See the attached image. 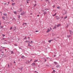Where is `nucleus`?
<instances>
[{"mask_svg":"<svg viewBox=\"0 0 73 73\" xmlns=\"http://www.w3.org/2000/svg\"><path fill=\"white\" fill-rule=\"evenodd\" d=\"M57 8H58V9H59V8H60V7H57Z\"/></svg>","mask_w":73,"mask_h":73,"instance_id":"c756f323","label":"nucleus"},{"mask_svg":"<svg viewBox=\"0 0 73 73\" xmlns=\"http://www.w3.org/2000/svg\"><path fill=\"white\" fill-rule=\"evenodd\" d=\"M37 16H38V17L39 16V15H37Z\"/></svg>","mask_w":73,"mask_h":73,"instance_id":"69168bd1","label":"nucleus"},{"mask_svg":"<svg viewBox=\"0 0 73 73\" xmlns=\"http://www.w3.org/2000/svg\"><path fill=\"white\" fill-rule=\"evenodd\" d=\"M45 11H47V10H48V9L47 8H46L45 9Z\"/></svg>","mask_w":73,"mask_h":73,"instance_id":"6ab92c4d","label":"nucleus"},{"mask_svg":"<svg viewBox=\"0 0 73 73\" xmlns=\"http://www.w3.org/2000/svg\"><path fill=\"white\" fill-rule=\"evenodd\" d=\"M46 66H49V65H46Z\"/></svg>","mask_w":73,"mask_h":73,"instance_id":"c03bdc74","label":"nucleus"},{"mask_svg":"<svg viewBox=\"0 0 73 73\" xmlns=\"http://www.w3.org/2000/svg\"><path fill=\"white\" fill-rule=\"evenodd\" d=\"M4 16H7V14L6 13H4L3 14Z\"/></svg>","mask_w":73,"mask_h":73,"instance_id":"6e6552de","label":"nucleus"},{"mask_svg":"<svg viewBox=\"0 0 73 73\" xmlns=\"http://www.w3.org/2000/svg\"><path fill=\"white\" fill-rule=\"evenodd\" d=\"M22 58H24V56H21Z\"/></svg>","mask_w":73,"mask_h":73,"instance_id":"a211bd4d","label":"nucleus"},{"mask_svg":"<svg viewBox=\"0 0 73 73\" xmlns=\"http://www.w3.org/2000/svg\"><path fill=\"white\" fill-rule=\"evenodd\" d=\"M48 42H50H50H51V40H49Z\"/></svg>","mask_w":73,"mask_h":73,"instance_id":"cd10ccee","label":"nucleus"},{"mask_svg":"<svg viewBox=\"0 0 73 73\" xmlns=\"http://www.w3.org/2000/svg\"><path fill=\"white\" fill-rule=\"evenodd\" d=\"M28 38H29H29H30V37H28Z\"/></svg>","mask_w":73,"mask_h":73,"instance_id":"6e6d98bb","label":"nucleus"},{"mask_svg":"<svg viewBox=\"0 0 73 73\" xmlns=\"http://www.w3.org/2000/svg\"><path fill=\"white\" fill-rule=\"evenodd\" d=\"M68 17L67 16H66L65 17H64V19H67Z\"/></svg>","mask_w":73,"mask_h":73,"instance_id":"bb28decb","label":"nucleus"},{"mask_svg":"<svg viewBox=\"0 0 73 73\" xmlns=\"http://www.w3.org/2000/svg\"><path fill=\"white\" fill-rule=\"evenodd\" d=\"M26 64H28V62H26Z\"/></svg>","mask_w":73,"mask_h":73,"instance_id":"4d7b16f0","label":"nucleus"},{"mask_svg":"<svg viewBox=\"0 0 73 73\" xmlns=\"http://www.w3.org/2000/svg\"><path fill=\"white\" fill-rule=\"evenodd\" d=\"M14 64H16V62H15V61H14Z\"/></svg>","mask_w":73,"mask_h":73,"instance_id":"8fccbe9b","label":"nucleus"},{"mask_svg":"<svg viewBox=\"0 0 73 73\" xmlns=\"http://www.w3.org/2000/svg\"><path fill=\"white\" fill-rule=\"evenodd\" d=\"M56 55H54V57H56Z\"/></svg>","mask_w":73,"mask_h":73,"instance_id":"864d4df0","label":"nucleus"},{"mask_svg":"<svg viewBox=\"0 0 73 73\" xmlns=\"http://www.w3.org/2000/svg\"><path fill=\"white\" fill-rule=\"evenodd\" d=\"M27 4H29V2H27Z\"/></svg>","mask_w":73,"mask_h":73,"instance_id":"5fc2aeb1","label":"nucleus"},{"mask_svg":"<svg viewBox=\"0 0 73 73\" xmlns=\"http://www.w3.org/2000/svg\"><path fill=\"white\" fill-rule=\"evenodd\" d=\"M53 8H54V7H55V5H54L53 6Z\"/></svg>","mask_w":73,"mask_h":73,"instance_id":"473e14b6","label":"nucleus"},{"mask_svg":"<svg viewBox=\"0 0 73 73\" xmlns=\"http://www.w3.org/2000/svg\"><path fill=\"white\" fill-rule=\"evenodd\" d=\"M52 69L53 70L54 69V68H52Z\"/></svg>","mask_w":73,"mask_h":73,"instance_id":"052dcab7","label":"nucleus"},{"mask_svg":"<svg viewBox=\"0 0 73 73\" xmlns=\"http://www.w3.org/2000/svg\"><path fill=\"white\" fill-rule=\"evenodd\" d=\"M53 72H54V73H55V72H56V71L54 70H53Z\"/></svg>","mask_w":73,"mask_h":73,"instance_id":"c85d7f7f","label":"nucleus"},{"mask_svg":"<svg viewBox=\"0 0 73 73\" xmlns=\"http://www.w3.org/2000/svg\"><path fill=\"white\" fill-rule=\"evenodd\" d=\"M4 5H7V3H4Z\"/></svg>","mask_w":73,"mask_h":73,"instance_id":"a18cd8bd","label":"nucleus"},{"mask_svg":"<svg viewBox=\"0 0 73 73\" xmlns=\"http://www.w3.org/2000/svg\"><path fill=\"white\" fill-rule=\"evenodd\" d=\"M3 36V37H4V36H5V35H2Z\"/></svg>","mask_w":73,"mask_h":73,"instance_id":"7c9ffc66","label":"nucleus"},{"mask_svg":"<svg viewBox=\"0 0 73 73\" xmlns=\"http://www.w3.org/2000/svg\"><path fill=\"white\" fill-rule=\"evenodd\" d=\"M56 20H59V19H60V17H58V16H56Z\"/></svg>","mask_w":73,"mask_h":73,"instance_id":"f03ea898","label":"nucleus"},{"mask_svg":"<svg viewBox=\"0 0 73 73\" xmlns=\"http://www.w3.org/2000/svg\"><path fill=\"white\" fill-rule=\"evenodd\" d=\"M49 32H50V30L49 29H48V30L46 32V33H48Z\"/></svg>","mask_w":73,"mask_h":73,"instance_id":"7ed1b4c3","label":"nucleus"},{"mask_svg":"<svg viewBox=\"0 0 73 73\" xmlns=\"http://www.w3.org/2000/svg\"><path fill=\"white\" fill-rule=\"evenodd\" d=\"M15 46H17V44H15Z\"/></svg>","mask_w":73,"mask_h":73,"instance_id":"37998d69","label":"nucleus"},{"mask_svg":"<svg viewBox=\"0 0 73 73\" xmlns=\"http://www.w3.org/2000/svg\"><path fill=\"white\" fill-rule=\"evenodd\" d=\"M70 33L71 34H73V32H72L71 30H70Z\"/></svg>","mask_w":73,"mask_h":73,"instance_id":"1a4fd4ad","label":"nucleus"},{"mask_svg":"<svg viewBox=\"0 0 73 73\" xmlns=\"http://www.w3.org/2000/svg\"><path fill=\"white\" fill-rule=\"evenodd\" d=\"M20 18V16H19L18 18Z\"/></svg>","mask_w":73,"mask_h":73,"instance_id":"de8ad7c7","label":"nucleus"},{"mask_svg":"<svg viewBox=\"0 0 73 73\" xmlns=\"http://www.w3.org/2000/svg\"><path fill=\"white\" fill-rule=\"evenodd\" d=\"M50 30H52V28H51V27L50 28Z\"/></svg>","mask_w":73,"mask_h":73,"instance_id":"603ef678","label":"nucleus"},{"mask_svg":"<svg viewBox=\"0 0 73 73\" xmlns=\"http://www.w3.org/2000/svg\"><path fill=\"white\" fill-rule=\"evenodd\" d=\"M33 14H32V13H30V15H32Z\"/></svg>","mask_w":73,"mask_h":73,"instance_id":"58836bf2","label":"nucleus"},{"mask_svg":"<svg viewBox=\"0 0 73 73\" xmlns=\"http://www.w3.org/2000/svg\"><path fill=\"white\" fill-rule=\"evenodd\" d=\"M12 27H12L11 28H10V30H11V29H12Z\"/></svg>","mask_w":73,"mask_h":73,"instance_id":"5701e85b","label":"nucleus"},{"mask_svg":"<svg viewBox=\"0 0 73 73\" xmlns=\"http://www.w3.org/2000/svg\"><path fill=\"white\" fill-rule=\"evenodd\" d=\"M28 46H30V44H29L28 43Z\"/></svg>","mask_w":73,"mask_h":73,"instance_id":"4c0bfd02","label":"nucleus"},{"mask_svg":"<svg viewBox=\"0 0 73 73\" xmlns=\"http://www.w3.org/2000/svg\"><path fill=\"white\" fill-rule=\"evenodd\" d=\"M20 70H21V71H23V67L19 68Z\"/></svg>","mask_w":73,"mask_h":73,"instance_id":"4468645a","label":"nucleus"},{"mask_svg":"<svg viewBox=\"0 0 73 73\" xmlns=\"http://www.w3.org/2000/svg\"><path fill=\"white\" fill-rule=\"evenodd\" d=\"M9 2H8V4H9Z\"/></svg>","mask_w":73,"mask_h":73,"instance_id":"e2e57ef3","label":"nucleus"},{"mask_svg":"<svg viewBox=\"0 0 73 73\" xmlns=\"http://www.w3.org/2000/svg\"><path fill=\"white\" fill-rule=\"evenodd\" d=\"M56 68H59V65H58L56 66Z\"/></svg>","mask_w":73,"mask_h":73,"instance_id":"412c9836","label":"nucleus"},{"mask_svg":"<svg viewBox=\"0 0 73 73\" xmlns=\"http://www.w3.org/2000/svg\"><path fill=\"white\" fill-rule=\"evenodd\" d=\"M36 72H36H37V71H35V72Z\"/></svg>","mask_w":73,"mask_h":73,"instance_id":"13d9d810","label":"nucleus"},{"mask_svg":"<svg viewBox=\"0 0 73 73\" xmlns=\"http://www.w3.org/2000/svg\"><path fill=\"white\" fill-rule=\"evenodd\" d=\"M2 19H4V20H5V17H2Z\"/></svg>","mask_w":73,"mask_h":73,"instance_id":"2eb2a0df","label":"nucleus"},{"mask_svg":"<svg viewBox=\"0 0 73 73\" xmlns=\"http://www.w3.org/2000/svg\"><path fill=\"white\" fill-rule=\"evenodd\" d=\"M2 40H5L4 38H3Z\"/></svg>","mask_w":73,"mask_h":73,"instance_id":"c9c22d12","label":"nucleus"},{"mask_svg":"<svg viewBox=\"0 0 73 73\" xmlns=\"http://www.w3.org/2000/svg\"><path fill=\"white\" fill-rule=\"evenodd\" d=\"M22 11H23V9H22L21 8H20L19 12H22Z\"/></svg>","mask_w":73,"mask_h":73,"instance_id":"20e7f679","label":"nucleus"},{"mask_svg":"<svg viewBox=\"0 0 73 73\" xmlns=\"http://www.w3.org/2000/svg\"><path fill=\"white\" fill-rule=\"evenodd\" d=\"M29 42L30 43V44H32V42H33V41H31V42H30V41H29Z\"/></svg>","mask_w":73,"mask_h":73,"instance_id":"9b49d317","label":"nucleus"},{"mask_svg":"<svg viewBox=\"0 0 73 73\" xmlns=\"http://www.w3.org/2000/svg\"><path fill=\"white\" fill-rule=\"evenodd\" d=\"M36 5V4H35V5H34V7H35V6Z\"/></svg>","mask_w":73,"mask_h":73,"instance_id":"3c124183","label":"nucleus"},{"mask_svg":"<svg viewBox=\"0 0 73 73\" xmlns=\"http://www.w3.org/2000/svg\"><path fill=\"white\" fill-rule=\"evenodd\" d=\"M16 4H15V3H12V5H13V6H14L13 5H15Z\"/></svg>","mask_w":73,"mask_h":73,"instance_id":"b1692460","label":"nucleus"},{"mask_svg":"<svg viewBox=\"0 0 73 73\" xmlns=\"http://www.w3.org/2000/svg\"><path fill=\"white\" fill-rule=\"evenodd\" d=\"M0 12V13H1V14H2V12Z\"/></svg>","mask_w":73,"mask_h":73,"instance_id":"0e129e2a","label":"nucleus"},{"mask_svg":"<svg viewBox=\"0 0 73 73\" xmlns=\"http://www.w3.org/2000/svg\"><path fill=\"white\" fill-rule=\"evenodd\" d=\"M14 14H15V15H16V14H17V12H16V11H14Z\"/></svg>","mask_w":73,"mask_h":73,"instance_id":"dca6fc26","label":"nucleus"},{"mask_svg":"<svg viewBox=\"0 0 73 73\" xmlns=\"http://www.w3.org/2000/svg\"><path fill=\"white\" fill-rule=\"evenodd\" d=\"M26 39V36L25 37V38H23V39L24 40H25V39Z\"/></svg>","mask_w":73,"mask_h":73,"instance_id":"ea45409f","label":"nucleus"},{"mask_svg":"<svg viewBox=\"0 0 73 73\" xmlns=\"http://www.w3.org/2000/svg\"><path fill=\"white\" fill-rule=\"evenodd\" d=\"M9 66V64L8 65V66Z\"/></svg>","mask_w":73,"mask_h":73,"instance_id":"338daca9","label":"nucleus"},{"mask_svg":"<svg viewBox=\"0 0 73 73\" xmlns=\"http://www.w3.org/2000/svg\"><path fill=\"white\" fill-rule=\"evenodd\" d=\"M46 1H48V0H46Z\"/></svg>","mask_w":73,"mask_h":73,"instance_id":"bf43d9fd","label":"nucleus"},{"mask_svg":"<svg viewBox=\"0 0 73 73\" xmlns=\"http://www.w3.org/2000/svg\"><path fill=\"white\" fill-rule=\"evenodd\" d=\"M0 27H1V28H3V26L1 27V26Z\"/></svg>","mask_w":73,"mask_h":73,"instance_id":"e433bc0d","label":"nucleus"},{"mask_svg":"<svg viewBox=\"0 0 73 73\" xmlns=\"http://www.w3.org/2000/svg\"><path fill=\"white\" fill-rule=\"evenodd\" d=\"M11 1H12L13 2H14V1H13V0H11Z\"/></svg>","mask_w":73,"mask_h":73,"instance_id":"a19ab883","label":"nucleus"},{"mask_svg":"<svg viewBox=\"0 0 73 73\" xmlns=\"http://www.w3.org/2000/svg\"><path fill=\"white\" fill-rule=\"evenodd\" d=\"M38 32V31H36V32Z\"/></svg>","mask_w":73,"mask_h":73,"instance_id":"79ce46f5","label":"nucleus"},{"mask_svg":"<svg viewBox=\"0 0 73 73\" xmlns=\"http://www.w3.org/2000/svg\"><path fill=\"white\" fill-rule=\"evenodd\" d=\"M30 1V0H27V1Z\"/></svg>","mask_w":73,"mask_h":73,"instance_id":"72a5a7b5","label":"nucleus"},{"mask_svg":"<svg viewBox=\"0 0 73 73\" xmlns=\"http://www.w3.org/2000/svg\"><path fill=\"white\" fill-rule=\"evenodd\" d=\"M37 61H38V60H35V61H34V62H37Z\"/></svg>","mask_w":73,"mask_h":73,"instance_id":"f8f14e48","label":"nucleus"},{"mask_svg":"<svg viewBox=\"0 0 73 73\" xmlns=\"http://www.w3.org/2000/svg\"><path fill=\"white\" fill-rule=\"evenodd\" d=\"M60 26H61V25L60 24H58L57 25H56V27L58 28V27H59Z\"/></svg>","mask_w":73,"mask_h":73,"instance_id":"39448f33","label":"nucleus"},{"mask_svg":"<svg viewBox=\"0 0 73 73\" xmlns=\"http://www.w3.org/2000/svg\"><path fill=\"white\" fill-rule=\"evenodd\" d=\"M32 61V59H31L30 61V62H31Z\"/></svg>","mask_w":73,"mask_h":73,"instance_id":"49530a36","label":"nucleus"},{"mask_svg":"<svg viewBox=\"0 0 73 73\" xmlns=\"http://www.w3.org/2000/svg\"><path fill=\"white\" fill-rule=\"evenodd\" d=\"M11 54H14V53L13 51H11Z\"/></svg>","mask_w":73,"mask_h":73,"instance_id":"a878e982","label":"nucleus"},{"mask_svg":"<svg viewBox=\"0 0 73 73\" xmlns=\"http://www.w3.org/2000/svg\"><path fill=\"white\" fill-rule=\"evenodd\" d=\"M46 59H45L44 62H46Z\"/></svg>","mask_w":73,"mask_h":73,"instance_id":"09e8293b","label":"nucleus"},{"mask_svg":"<svg viewBox=\"0 0 73 73\" xmlns=\"http://www.w3.org/2000/svg\"><path fill=\"white\" fill-rule=\"evenodd\" d=\"M71 36H69V37H70Z\"/></svg>","mask_w":73,"mask_h":73,"instance_id":"774afa93","label":"nucleus"},{"mask_svg":"<svg viewBox=\"0 0 73 73\" xmlns=\"http://www.w3.org/2000/svg\"><path fill=\"white\" fill-rule=\"evenodd\" d=\"M24 14H25V12L24 11H23L21 13V16H23Z\"/></svg>","mask_w":73,"mask_h":73,"instance_id":"f257e3e1","label":"nucleus"},{"mask_svg":"<svg viewBox=\"0 0 73 73\" xmlns=\"http://www.w3.org/2000/svg\"><path fill=\"white\" fill-rule=\"evenodd\" d=\"M42 12H44V11H45L44 10H42Z\"/></svg>","mask_w":73,"mask_h":73,"instance_id":"f704fd0d","label":"nucleus"},{"mask_svg":"<svg viewBox=\"0 0 73 73\" xmlns=\"http://www.w3.org/2000/svg\"><path fill=\"white\" fill-rule=\"evenodd\" d=\"M56 14H57V13H55V15H53V16H56Z\"/></svg>","mask_w":73,"mask_h":73,"instance_id":"4be33fe9","label":"nucleus"},{"mask_svg":"<svg viewBox=\"0 0 73 73\" xmlns=\"http://www.w3.org/2000/svg\"><path fill=\"white\" fill-rule=\"evenodd\" d=\"M56 29V27L55 26L54 27L53 29Z\"/></svg>","mask_w":73,"mask_h":73,"instance_id":"9d476101","label":"nucleus"},{"mask_svg":"<svg viewBox=\"0 0 73 73\" xmlns=\"http://www.w3.org/2000/svg\"><path fill=\"white\" fill-rule=\"evenodd\" d=\"M24 24H25V25H27V23H24L23 24V25H24Z\"/></svg>","mask_w":73,"mask_h":73,"instance_id":"393cba45","label":"nucleus"},{"mask_svg":"<svg viewBox=\"0 0 73 73\" xmlns=\"http://www.w3.org/2000/svg\"><path fill=\"white\" fill-rule=\"evenodd\" d=\"M32 65H36V63H33L32 64Z\"/></svg>","mask_w":73,"mask_h":73,"instance_id":"ddd939ff","label":"nucleus"},{"mask_svg":"<svg viewBox=\"0 0 73 73\" xmlns=\"http://www.w3.org/2000/svg\"><path fill=\"white\" fill-rule=\"evenodd\" d=\"M50 41H53V40H50Z\"/></svg>","mask_w":73,"mask_h":73,"instance_id":"680f3d73","label":"nucleus"},{"mask_svg":"<svg viewBox=\"0 0 73 73\" xmlns=\"http://www.w3.org/2000/svg\"><path fill=\"white\" fill-rule=\"evenodd\" d=\"M16 29V27H14L13 29V30H14V31H15Z\"/></svg>","mask_w":73,"mask_h":73,"instance_id":"0eeeda50","label":"nucleus"},{"mask_svg":"<svg viewBox=\"0 0 73 73\" xmlns=\"http://www.w3.org/2000/svg\"><path fill=\"white\" fill-rule=\"evenodd\" d=\"M28 62L29 63H30V62H29V61L28 60Z\"/></svg>","mask_w":73,"mask_h":73,"instance_id":"2f4dec72","label":"nucleus"},{"mask_svg":"<svg viewBox=\"0 0 73 73\" xmlns=\"http://www.w3.org/2000/svg\"><path fill=\"white\" fill-rule=\"evenodd\" d=\"M25 42H29V41H28V40H26Z\"/></svg>","mask_w":73,"mask_h":73,"instance_id":"aec40b11","label":"nucleus"},{"mask_svg":"<svg viewBox=\"0 0 73 73\" xmlns=\"http://www.w3.org/2000/svg\"><path fill=\"white\" fill-rule=\"evenodd\" d=\"M54 63L56 65H57V63L56 62H54Z\"/></svg>","mask_w":73,"mask_h":73,"instance_id":"f3484780","label":"nucleus"},{"mask_svg":"<svg viewBox=\"0 0 73 73\" xmlns=\"http://www.w3.org/2000/svg\"><path fill=\"white\" fill-rule=\"evenodd\" d=\"M43 13L44 15H46V14L47 13V12H44Z\"/></svg>","mask_w":73,"mask_h":73,"instance_id":"423d86ee","label":"nucleus"}]
</instances>
